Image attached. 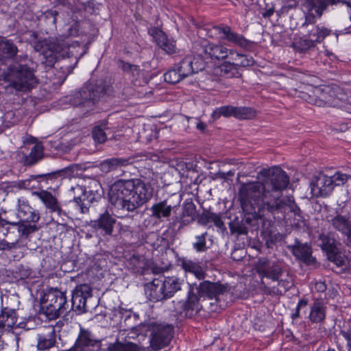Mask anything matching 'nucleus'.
<instances>
[{
	"instance_id": "1",
	"label": "nucleus",
	"mask_w": 351,
	"mask_h": 351,
	"mask_svg": "<svg viewBox=\"0 0 351 351\" xmlns=\"http://www.w3.org/2000/svg\"><path fill=\"white\" fill-rule=\"evenodd\" d=\"M261 182L243 183L239 192L243 210L247 213H285L288 208L295 217L302 218V211L293 196L282 198V193L289 184V177L280 167L263 169Z\"/></svg>"
},
{
	"instance_id": "2",
	"label": "nucleus",
	"mask_w": 351,
	"mask_h": 351,
	"mask_svg": "<svg viewBox=\"0 0 351 351\" xmlns=\"http://www.w3.org/2000/svg\"><path fill=\"white\" fill-rule=\"evenodd\" d=\"M154 189L141 179L119 180L108 191L109 202L117 209L133 212L149 201Z\"/></svg>"
},
{
	"instance_id": "3",
	"label": "nucleus",
	"mask_w": 351,
	"mask_h": 351,
	"mask_svg": "<svg viewBox=\"0 0 351 351\" xmlns=\"http://www.w3.org/2000/svg\"><path fill=\"white\" fill-rule=\"evenodd\" d=\"M29 36V42L33 45L35 51H39L45 59V64L47 66H52L59 58H74L75 63L73 69L77 64L79 59L85 53V51L77 53L80 48L78 42L69 44L64 40L58 38H50L38 40V34L36 32L29 31L27 32Z\"/></svg>"
},
{
	"instance_id": "4",
	"label": "nucleus",
	"mask_w": 351,
	"mask_h": 351,
	"mask_svg": "<svg viewBox=\"0 0 351 351\" xmlns=\"http://www.w3.org/2000/svg\"><path fill=\"white\" fill-rule=\"evenodd\" d=\"M256 271L262 278L261 289L267 295H282L293 285L291 276L280 263L260 261Z\"/></svg>"
},
{
	"instance_id": "5",
	"label": "nucleus",
	"mask_w": 351,
	"mask_h": 351,
	"mask_svg": "<svg viewBox=\"0 0 351 351\" xmlns=\"http://www.w3.org/2000/svg\"><path fill=\"white\" fill-rule=\"evenodd\" d=\"M112 87L104 80L88 81L69 99L71 106L77 108L83 115L94 110L96 104L107 95Z\"/></svg>"
},
{
	"instance_id": "6",
	"label": "nucleus",
	"mask_w": 351,
	"mask_h": 351,
	"mask_svg": "<svg viewBox=\"0 0 351 351\" xmlns=\"http://www.w3.org/2000/svg\"><path fill=\"white\" fill-rule=\"evenodd\" d=\"M36 225L10 221L0 217V251L16 249L21 238L38 230Z\"/></svg>"
},
{
	"instance_id": "7",
	"label": "nucleus",
	"mask_w": 351,
	"mask_h": 351,
	"mask_svg": "<svg viewBox=\"0 0 351 351\" xmlns=\"http://www.w3.org/2000/svg\"><path fill=\"white\" fill-rule=\"evenodd\" d=\"M71 192L73 198L71 202L74 203L82 213H87L90 206L98 202L104 195L101 185L96 180H91L87 188L77 184L71 188Z\"/></svg>"
},
{
	"instance_id": "8",
	"label": "nucleus",
	"mask_w": 351,
	"mask_h": 351,
	"mask_svg": "<svg viewBox=\"0 0 351 351\" xmlns=\"http://www.w3.org/2000/svg\"><path fill=\"white\" fill-rule=\"evenodd\" d=\"M138 332L143 334L144 331L150 332V347L154 351H158L170 343L173 335V326L171 324H162L157 323L141 324L138 328L132 327Z\"/></svg>"
},
{
	"instance_id": "9",
	"label": "nucleus",
	"mask_w": 351,
	"mask_h": 351,
	"mask_svg": "<svg viewBox=\"0 0 351 351\" xmlns=\"http://www.w3.org/2000/svg\"><path fill=\"white\" fill-rule=\"evenodd\" d=\"M46 306L43 307L46 316L49 319H56L67 311L69 304L66 293L56 289H51L45 295Z\"/></svg>"
},
{
	"instance_id": "10",
	"label": "nucleus",
	"mask_w": 351,
	"mask_h": 351,
	"mask_svg": "<svg viewBox=\"0 0 351 351\" xmlns=\"http://www.w3.org/2000/svg\"><path fill=\"white\" fill-rule=\"evenodd\" d=\"M331 31L324 26H313L308 30V34L295 40L293 43V47L295 51L303 53L314 48L317 43H321L327 36L330 34Z\"/></svg>"
},
{
	"instance_id": "11",
	"label": "nucleus",
	"mask_w": 351,
	"mask_h": 351,
	"mask_svg": "<svg viewBox=\"0 0 351 351\" xmlns=\"http://www.w3.org/2000/svg\"><path fill=\"white\" fill-rule=\"evenodd\" d=\"M12 86L17 90L25 92L34 88L38 82L33 71L26 64L14 66L12 73Z\"/></svg>"
},
{
	"instance_id": "12",
	"label": "nucleus",
	"mask_w": 351,
	"mask_h": 351,
	"mask_svg": "<svg viewBox=\"0 0 351 351\" xmlns=\"http://www.w3.org/2000/svg\"><path fill=\"white\" fill-rule=\"evenodd\" d=\"M194 49L197 56H201L202 59L206 56L211 60H217L226 58L230 60V56L233 51V49H228L224 45L210 43L208 40H202L199 43H196Z\"/></svg>"
},
{
	"instance_id": "13",
	"label": "nucleus",
	"mask_w": 351,
	"mask_h": 351,
	"mask_svg": "<svg viewBox=\"0 0 351 351\" xmlns=\"http://www.w3.org/2000/svg\"><path fill=\"white\" fill-rule=\"evenodd\" d=\"M190 288H193V291L195 292L196 295L200 299L208 298L215 299L217 303L220 302V297L228 291L227 285L219 282H213L209 280H204L197 283H188Z\"/></svg>"
},
{
	"instance_id": "14",
	"label": "nucleus",
	"mask_w": 351,
	"mask_h": 351,
	"mask_svg": "<svg viewBox=\"0 0 351 351\" xmlns=\"http://www.w3.org/2000/svg\"><path fill=\"white\" fill-rule=\"evenodd\" d=\"M102 339H99L89 329L80 327L71 351H102Z\"/></svg>"
},
{
	"instance_id": "15",
	"label": "nucleus",
	"mask_w": 351,
	"mask_h": 351,
	"mask_svg": "<svg viewBox=\"0 0 351 351\" xmlns=\"http://www.w3.org/2000/svg\"><path fill=\"white\" fill-rule=\"evenodd\" d=\"M20 302L16 297L11 296L1 299L0 308V328H12L17 322L16 311Z\"/></svg>"
},
{
	"instance_id": "16",
	"label": "nucleus",
	"mask_w": 351,
	"mask_h": 351,
	"mask_svg": "<svg viewBox=\"0 0 351 351\" xmlns=\"http://www.w3.org/2000/svg\"><path fill=\"white\" fill-rule=\"evenodd\" d=\"M93 297V289L88 284H80L72 291L71 310L81 315L88 311L87 302Z\"/></svg>"
},
{
	"instance_id": "17",
	"label": "nucleus",
	"mask_w": 351,
	"mask_h": 351,
	"mask_svg": "<svg viewBox=\"0 0 351 351\" xmlns=\"http://www.w3.org/2000/svg\"><path fill=\"white\" fill-rule=\"evenodd\" d=\"M214 29L219 34L221 40L227 41L234 46L245 50H250L253 47L254 42L247 39L243 35L234 32L230 26H215Z\"/></svg>"
},
{
	"instance_id": "18",
	"label": "nucleus",
	"mask_w": 351,
	"mask_h": 351,
	"mask_svg": "<svg viewBox=\"0 0 351 351\" xmlns=\"http://www.w3.org/2000/svg\"><path fill=\"white\" fill-rule=\"evenodd\" d=\"M116 222L117 219L106 210L104 213L99 214L97 219L91 220L88 226L95 234L102 237H110L112 236Z\"/></svg>"
},
{
	"instance_id": "19",
	"label": "nucleus",
	"mask_w": 351,
	"mask_h": 351,
	"mask_svg": "<svg viewBox=\"0 0 351 351\" xmlns=\"http://www.w3.org/2000/svg\"><path fill=\"white\" fill-rule=\"evenodd\" d=\"M287 248L291 252L296 260L302 262L306 266H315L317 261L313 254L311 245L308 243H302L295 239L294 243L288 245Z\"/></svg>"
},
{
	"instance_id": "20",
	"label": "nucleus",
	"mask_w": 351,
	"mask_h": 351,
	"mask_svg": "<svg viewBox=\"0 0 351 351\" xmlns=\"http://www.w3.org/2000/svg\"><path fill=\"white\" fill-rule=\"evenodd\" d=\"M175 65L181 73V75L186 78L204 70L206 66V62L201 56L195 57L193 55H186Z\"/></svg>"
},
{
	"instance_id": "21",
	"label": "nucleus",
	"mask_w": 351,
	"mask_h": 351,
	"mask_svg": "<svg viewBox=\"0 0 351 351\" xmlns=\"http://www.w3.org/2000/svg\"><path fill=\"white\" fill-rule=\"evenodd\" d=\"M36 139L33 138L32 142L35 143L31 147L28 154L25 153L23 151L18 153L19 160L25 167H33L45 158V148L43 143L41 142H36Z\"/></svg>"
},
{
	"instance_id": "22",
	"label": "nucleus",
	"mask_w": 351,
	"mask_h": 351,
	"mask_svg": "<svg viewBox=\"0 0 351 351\" xmlns=\"http://www.w3.org/2000/svg\"><path fill=\"white\" fill-rule=\"evenodd\" d=\"M312 193L316 197H327L334 189L332 178L323 173L315 176L311 183Z\"/></svg>"
},
{
	"instance_id": "23",
	"label": "nucleus",
	"mask_w": 351,
	"mask_h": 351,
	"mask_svg": "<svg viewBox=\"0 0 351 351\" xmlns=\"http://www.w3.org/2000/svg\"><path fill=\"white\" fill-rule=\"evenodd\" d=\"M17 217L20 223L36 225L40 217L39 212L32 208L27 200L19 199Z\"/></svg>"
},
{
	"instance_id": "24",
	"label": "nucleus",
	"mask_w": 351,
	"mask_h": 351,
	"mask_svg": "<svg viewBox=\"0 0 351 351\" xmlns=\"http://www.w3.org/2000/svg\"><path fill=\"white\" fill-rule=\"evenodd\" d=\"M32 194L37 196L51 213L56 214L62 221H64V217H68L66 213L59 205L57 199L50 192L40 190L34 191Z\"/></svg>"
},
{
	"instance_id": "25",
	"label": "nucleus",
	"mask_w": 351,
	"mask_h": 351,
	"mask_svg": "<svg viewBox=\"0 0 351 351\" xmlns=\"http://www.w3.org/2000/svg\"><path fill=\"white\" fill-rule=\"evenodd\" d=\"M180 315L186 318H192L202 309L199 298L193 291V288L189 287L186 300L181 305Z\"/></svg>"
},
{
	"instance_id": "26",
	"label": "nucleus",
	"mask_w": 351,
	"mask_h": 351,
	"mask_svg": "<svg viewBox=\"0 0 351 351\" xmlns=\"http://www.w3.org/2000/svg\"><path fill=\"white\" fill-rule=\"evenodd\" d=\"M176 207L172 205L168 199L160 200L151 206V217L160 222L167 221Z\"/></svg>"
},
{
	"instance_id": "27",
	"label": "nucleus",
	"mask_w": 351,
	"mask_h": 351,
	"mask_svg": "<svg viewBox=\"0 0 351 351\" xmlns=\"http://www.w3.org/2000/svg\"><path fill=\"white\" fill-rule=\"evenodd\" d=\"M145 293L147 298L154 302L168 300L162 278H154L145 285Z\"/></svg>"
},
{
	"instance_id": "28",
	"label": "nucleus",
	"mask_w": 351,
	"mask_h": 351,
	"mask_svg": "<svg viewBox=\"0 0 351 351\" xmlns=\"http://www.w3.org/2000/svg\"><path fill=\"white\" fill-rule=\"evenodd\" d=\"M149 34L155 40L157 45L168 54L174 53L176 47L174 40L168 39L167 35L158 27H152L149 30Z\"/></svg>"
},
{
	"instance_id": "29",
	"label": "nucleus",
	"mask_w": 351,
	"mask_h": 351,
	"mask_svg": "<svg viewBox=\"0 0 351 351\" xmlns=\"http://www.w3.org/2000/svg\"><path fill=\"white\" fill-rule=\"evenodd\" d=\"M339 3L346 4L351 9V1L349 0H305L303 7L308 11L315 10L317 15L320 17L328 5H336Z\"/></svg>"
},
{
	"instance_id": "30",
	"label": "nucleus",
	"mask_w": 351,
	"mask_h": 351,
	"mask_svg": "<svg viewBox=\"0 0 351 351\" xmlns=\"http://www.w3.org/2000/svg\"><path fill=\"white\" fill-rule=\"evenodd\" d=\"M134 162L133 157L111 158L101 162L99 167L105 173L117 170L122 167H126Z\"/></svg>"
},
{
	"instance_id": "31",
	"label": "nucleus",
	"mask_w": 351,
	"mask_h": 351,
	"mask_svg": "<svg viewBox=\"0 0 351 351\" xmlns=\"http://www.w3.org/2000/svg\"><path fill=\"white\" fill-rule=\"evenodd\" d=\"M19 49L11 39L0 36V62L2 63L13 59L17 55Z\"/></svg>"
},
{
	"instance_id": "32",
	"label": "nucleus",
	"mask_w": 351,
	"mask_h": 351,
	"mask_svg": "<svg viewBox=\"0 0 351 351\" xmlns=\"http://www.w3.org/2000/svg\"><path fill=\"white\" fill-rule=\"evenodd\" d=\"M178 264L185 272L193 274L198 280H203L206 276V273L199 262L186 257H180L178 259Z\"/></svg>"
},
{
	"instance_id": "33",
	"label": "nucleus",
	"mask_w": 351,
	"mask_h": 351,
	"mask_svg": "<svg viewBox=\"0 0 351 351\" xmlns=\"http://www.w3.org/2000/svg\"><path fill=\"white\" fill-rule=\"evenodd\" d=\"M332 228L346 237V243L348 246V237H351V221L350 217L337 215L330 220Z\"/></svg>"
},
{
	"instance_id": "34",
	"label": "nucleus",
	"mask_w": 351,
	"mask_h": 351,
	"mask_svg": "<svg viewBox=\"0 0 351 351\" xmlns=\"http://www.w3.org/2000/svg\"><path fill=\"white\" fill-rule=\"evenodd\" d=\"M56 343V335L54 327L47 326L38 335L37 347L38 350H48Z\"/></svg>"
},
{
	"instance_id": "35",
	"label": "nucleus",
	"mask_w": 351,
	"mask_h": 351,
	"mask_svg": "<svg viewBox=\"0 0 351 351\" xmlns=\"http://www.w3.org/2000/svg\"><path fill=\"white\" fill-rule=\"evenodd\" d=\"M326 315V306L322 299H316L311 305L308 315L309 320L313 324H321L325 320Z\"/></svg>"
},
{
	"instance_id": "36",
	"label": "nucleus",
	"mask_w": 351,
	"mask_h": 351,
	"mask_svg": "<svg viewBox=\"0 0 351 351\" xmlns=\"http://www.w3.org/2000/svg\"><path fill=\"white\" fill-rule=\"evenodd\" d=\"M160 278H162L167 293L166 295L169 299L172 298L177 291L181 290L182 286L184 285V280L183 279H180L175 276H161Z\"/></svg>"
},
{
	"instance_id": "37",
	"label": "nucleus",
	"mask_w": 351,
	"mask_h": 351,
	"mask_svg": "<svg viewBox=\"0 0 351 351\" xmlns=\"http://www.w3.org/2000/svg\"><path fill=\"white\" fill-rule=\"evenodd\" d=\"M99 6L100 4L97 3L95 0H88L87 1L78 0L72 7L71 10L73 13H82L84 12L89 14H97Z\"/></svg>"
},
{
	"instance_id": "38",
	"label": "nucleus",
	"mask_w": 351,
	"mask_h": 351,
	"mask_svg": "<svg viewBox=\"0 0 351 351\" xmlns=\"http://www.w3.org/2000/svg\"><path fill=\"white\" fill-rule=\"evenodd\" d=\"M318 241L319 242V245L326 254L338 248L333 232L320 233L318 237Z\"/></svg>"
},
{
	"instance_id": "39",
	"label": "nucleus",
	"mask_w": 351,
	"mask_h": 351,
	"mask_svg": "<svg viewBox=\"0 0 351 351\" xmlns=\"http://www.w3.org/2000/svg\"><path fill=\"white\" fill-rule=\"evenodd\" d=\"M108 351H154L149 348H139L136 343L130 341L122 343L117 339L114 343H110L107 347Z\"/></svg>"
},
{
	"instance_id": "40",
	"label": "nucleus",
	"mask_w": 351,
	"mask_h": 351,
	"mask_svg": "<svg viewBox=\"0 0 351 351\" xmlns=\"http://www.w3.org/2000/svg\"><path fill=\"white\" fill-rule=\"evenodd\" d=\"M128 267L134 273L142 274L147 267V260L145 256L133 254L128 261Z\"/></svg>"
},
{
	"instance_id": "41",
	"label": "nucleus",
	"mask_w": 351,
	"mask_h": 351,
	"mask_svg": "<svg viewBox=\"0 0 351 351\" xmlns=\"http://www.w3.org/2000/svg\"><path fill=\"white\" fill-rule=\"evenodd\" d=\"M230 60L234 61V64L239 68L251 66L255 64V61L252 56L243 54L237 52L236 50L232 51Z\"/></svg>"
},
{
	"instance_id": "42",
	"label": "nucleus",
	"mask_w": 351,
	"mask_h": 351,
	"mask_svg": "<svg viewBox=\"0 0 351 351\" xmlns=\"http://www.w3.org/2000/svg\"><path fill=\"white\" fill-rule=\"evenodd\" d=\"M199 222L202 225H206L209 222H213L215 226L220 229H226L221 217L214 213L204 211L198 219Z\"/></svg>"
},
{
	"instance_id": "43",
	"label": "nucleus",
	"mask_w": 351,
	"mask_h": 351,
	"mask_svg": "<svg viewBox=\"0 0 351 351\" xmlns=\"http://www.w3.org/2000/svg\"><path fill=\"white\" fill-rule=\"evenodd\" d=\"M256 117V110L250 107L234 106V117L237 119H252Z\"/></svg>"
},
{
	"instance_id": "44",
	"label": "nucleus",
	"mask_w": 351,
	"mask_h": 351,
	"mask_svg": "<svg viewBox=\"0 0 351 351\" xmlns=\"http://www.w3.org/2000/svg\"><path fill=\"white\" fill-rule=\"evenodd\" d=\"M231 60L226 61L220 66L221 71L228 77H238L241 76L239 69L234 64V61L230 62Z\"/></svg>"
},
{
	"instance_id": "45",
	"label": "nucleus",
	"mask_w": 351,
	"mask_h": 351,
	"mask_svg": "<svg viewBox=\"0 0 351 351\" xmlns=\"http://www.w3.org/2000/svg\"><path fill=\"white\" fill-rule=\"evenodd\" d=\"M164 79L166 82L175 84L184 79V77L181 75V73L178 71L177 66L174 64L172 69L168 70L164 74Z\"/></svg>"
},
{
	"instance_id": "46",
	"label": "nucleus",
	"mask_w": 351,
	"mask_h": 351,
	"mask_svg": "<svg viewBox=\"0 0 351 351\" xmlns=\"http://www.w3.org/2000/svg\"><path fill=\"white\" fill-rule=\"evenodd\" d=\"M234 106L227 105L217 108L212 113V118L214 120L219 119L221 117H234Z\"/></svg>"
},
{
	"instance_id": "47",
	"label": "nucleus",
	"mask_w": 351,
	"mask_h": 351,
	"mask_svg": "<svg viewBox=\"0 0 351 351\" xmlns=\"http://www.w3.org/2000/svg\"><path fill=\"white\" fill-rule=\"evenodd\" d=\"M326 255L328 259L330 261L332 262L337 267H346V259L345 258V256L339 251L338 248L336 250L332 251V252H330Z\"/></svg>"
},
{
	"instance_id": "48",
	"label": "nucleus",
	"mask_w": 351,
	"mask_h": 351,
	"mask_svg": "<svg viewBox=\"0 0 351 351\" xmlns=\"http://www.w3.org/2000/svg\"><path fill=\"white\" fill-rule=\"evenodd\" d=\"M230 231L232 234L237 233L238 235H246L248 229L245 223L237 219L229 223Z\"/></svg>"
},
{
	"instance_id": "49",
	"label": "nucleus",
	"mask_w": 351,
	"mask_h": 351,
	"mask_svg": "<svg viewBox=\"0 0 351 351\" xmlns=\"http://www.w3.org/2000/svg\"><path fill=\"white\" fill-rule=\"evenodd\" d=\"M42 178L43 176L32 175L28 179L19 180L16 182L15 186L19 189H32L38 187L35 178Z\"/></svg>"
},
{
	"instance_id": "50",
	"label": "nucleus",
	"mask_w": 351,
	"mask_h": 351,
	"mask_svg": "<svg viewBox=\"0 0 351 351\" xmlns=\"http://www.w3.org/2000/svg\"><path fill=\"white\" fill-rule=\"evenodd\" d=\"M207 236L208 232H205L195 237V241L193 243V247L197 252H206L209 249L210 247L206 245V239Z\"/></svg>"
},
{
	"instance_id": "51",
	"label": "nucleus",
	"mask_w": 351,
	"mask_h": 351,
	"mask_svg": "<svg viewBox=\"0 0 351 351\" xmlns=\"http://www.w3.org/2000/svg\"><path fill=\"white\" fill-rule=\"evenodd\" d=\"M196 214V207L191 200L186 199L182 206V215L185 219H192V221L195 220Z\"/></svg>"
},
{
	"instance_id": "52",
	"label": "nucleus",
	"mask_w": 351,
	"mask_h": 351,
	"mask_svg": "<svg viewBox=\"0 0 351 351\" xmlns=\"http://www.w3.org/2000/svg\"><path fill=\"white\" fill-rule=\"evenodd\" d=\"M106 128V123L101 125H96L93 128L92 136L95 141L99 143H103L106 141L107 136L104 131Z\"/></svg>"
},
{
	"instance_id": "53",
	"label": "nucleus",
	"mask_w": 351,
	"mask_h": 351,
	"mask_svg": "<svg viewBox=\"0 0 351 351\" xmlns=\"http://www.w3.org/2000/svg\"><path fill=\"white\" fill-rule=\"evenodd\" d=\"M58 13L55 10H47L46 12L43 13L41 16L40 21L44 22L46 25L49 26L50 27H53L56 26V17Z\"/></svg>"
},
{
	"instance_id": "54",
	"label": "nucleus",
	"mask_w": 351,
	"mask_h": 351,
	"mask_svg": "<svg viewBox=\"0 0 351 351\" xmlns=\"http://www.w3.org/2000/svg\"><path fill=\"white\" fill-rule=\"evenodd\" d=\"M192 222V219H185L181 214L180 215H176L172 218V221L169 223V228H175L178 223V230H180L184 226L189 225Z\"/></svg>"
},
{
	"instance_id": "55",
	"label": "nucleus",
	"mask_w": 351,
	"mask_h": 351,
	"mask_svg": "<svg viewBox=\"0 0 351 351\" xmlns=\"http://www.w3.org/2000/svg\"><path fill=\"white\" fill-rule=\"evenodd\" d=\"M335 95V92L332 88L330 86H325L322 89L320 95L319 96L320 99L319 101H316V104L321 106L322 102L324 101L325 103H330L332 101V98Z\"/></svg>"
},
{
	"instance_id": "56",
	"label": "nucleus",
	"mask_w": 351,
	"mask_h": 351,
	"mask_svg": "<svg viewBox=\"0 0 351 351\" xmlns=\"http://www.w3.org/2000/svg\"><path fill=\"white\" fill-rule=\"evenodd\" d=\"M14 273L16 278L25 280L31 276L32 269L27 265L20 264L16 267Z\"/></svg>"
},
{
	"instance_id": "57",
	"label": "nucleus",
	"mask_w": 351,
	"mask_h": 351,
	"mask_svg": "<svg viewBox=\"0 0 351 351\" xmlns=\"http://www.w3.org/2000/svg\"><path fill=\"white\" fill-rule=\"evenodd\" d=\"M118 68L125 73H134L140 71L139 66L125 62L121 59L117 61Z\"/></svg>"
},
{
	"instance_id": "58",
	"label": "nucleus",
	"mask_w": 351,
	"mask_h": 351,
	"mask_svg": "<svg viewBox=\"0 0 351 351\" xmlns=\"http://www.w3.org/2000/svg\"><path fill=\"white\" fill-rule=\"evenodd\" d=\"M330 178H332L335 187V186L344 184L347 182L349 176L347 174L337 172L333 176H330Z\"/></svg>"
},
{
	"instance_id": "59",
	"label": "nucleus",
	"mask_w": 351,
	"mask_h": 351,
	"mask_svg": "<svg viewBox=\"0 0 351 351\" xmlns=\"http://www.w3.org/2000/svg\"><path fill=\"white\" fill-rule=\"evenodd\" d=\"M38 176H43L42 178H35L36 185H38V187L39 188L45 187V186L42 184V182L47 184L49 180H51L56 178V173L54 172L39 174Z\"/></svg>"
},
{
	"instance_id": "60",
	"label": "nucleus",
	"mask_w": 351,
	"mask_h": 351,
	"mask_svg": "<svg viewBox=\"0 0 351 351\" xmlns=\"http://www.w3.org/2000/svg\"><path fill=\"white\" fill-rule=\"evenodd\" d=\"M119 227V233L125 237H130L132 236L133 230L128 225H123L121 223H118Z\"/></svg>"
},
{
	"instance_id": "61",
	"label": "nucleus",
	"mask_w": 351,
	"mask_h": 351,
	"mask_svg": "<svg viewBox=\"0 0 351 351\" xmlns=\"http://www.w3.org/2000/svg\"><path fill=\"white\" fill-rule=\"evenodd\" d=\"M305 12H306L305 22L303 25H313L315 22V16H318L315 12V10H313L311 11H308L304 8Z\"/></svg>"
},
{
	"instance_id": "62",
	"label": "nucleus",
	"mask_w": 351,
	"mask_h": 351,
	"mask_svg": "<svg viewBox=\"0 0 351 351\" xmlns=\"http://www.w3.org/2000/svg\"><path fill=\"white\" fill-rule=\"evenodd\" d=\"M80 32V24L78 22H74L67 29V36H77Z\"/></svg>"
},
{
	"instance_id": "63",
	"label": "nucleus",
	"mask_w": 351,
	"mask_h": 351,
	"mask_svg": "<svg viewBox=\"0 0 351 351\" xmlns=\"http://www.w3.org/2000/svg\"><path fill=\"white\" fill-rule=\"evenodd\" d=\"M243 212L245 213V211L243 210ZM266 212H264V213H261V215H258V213H247L245 212V214L249 215L247 217H245L241 221H243L244 223H245V226H246L247 224V225H250L252 223V218L254 219H261L263 216L265 215Z\"/></svg>"
},
{
	"instance_id": "64",
	"label": "nucleus",
	"mask_w": 351,
	"mask_h": 351,
	"mask_svg": "<svg viewBox=\"0 0 351 351\" xmlns=\"http://www.w3.org/2000/svg\"><path fill=\"white\" fill-rule=\"evenodd\" d=\"M340 334L347 341L348 350L351 351V328L347 330H341Z\"/></svg>"
}]
</instances>
